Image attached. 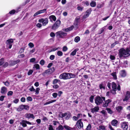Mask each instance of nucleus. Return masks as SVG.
<instances>
[{
    "label": "nucleus",
    "mask_w": 130,
    "mask_h": 130,
    "mask_svg": "<svg viewBox=\"0 0 130 130\" xmlns=\"http://www.w3.org/2000/svg\"><path fill=\"white\" fill-rule=\"evenodd\" d=\"M56 37L59 38H63L67 36V33L62 31H60L57 32L56 33Z\"/></svg>",
    "instance_id": "nucleus-1"
},
{
    "label": "nucleus",
    "mask_w": 130,
    "mask_h": 130,
    "mask_svg": "<svg viewBox=\"0 0 130 130\" xmlns=\"http://www.w3.org/2000/svg\"><path fill=\"white\" fill-rule=\"evenodd\" d=\"M95 103L97 105H99L102 103L103 100L99 95L97 96L95 98Z\"/></svg>",
    "instance_id": "nucleus-2"
},
{
    "label": "nucleus",
    "mask_w": 130,
    "mask_h": 130,
    "mask_svg": "<svg viewBox=\"0 0 130 130\" xmlns=\"http://www.w3.org/2000/svg\"><path fill=\"white\" fill-rule=\"evenodd\" d=\"M59 78L60 79H63L64 80L69 79V73L66 72L63 73L59 75Z\"/></svg>",
    "instance_id": "nucleus-3"
},
{
    "label": "nucleus",
    "mask_w": 130,
    "mask_h": 130,
    "mask_svg": "<svg viewBox=\"0 0 130 130\" xmlns=\"http://www.w3.org/2000/svg\"><path fill=\"white\" fill-rule=\"evenodd\" d=\"M61 24V21L60 20H57L55 23L52 25L51 29L55 30L57 29L60 26Z\"/></svg>",
    "instance_id": "nucleus-4"
},
{
    "label": "nucleus",
    "mask_w": 130,
    "mask_h": 130,
    "mask_svg": "<svg viewBox=\"0 0 130 130\" xmlns=\"http://www.w3.org/2000/svg\"><path fill=\"white\" fill-rule=\"evenodd\" d=\"M128 122L125 121L122 122L121 123V128L123 130H127L128 128Z\"/></svg>",
    "instance_id": "nucleus-5"
},
{
    "label": "nucleus",
    "mask_w": 130,
    "mask_h": 130,
    "mask_svg": "<svg viewBox=\"0 0 130 130\" xmlns=\"http://www.w3.org/2000/svg\"><path fill=\"white\" fill-rule=\"evenodd\" d=\"M91 11L92 8H90L87 10L85 12V14L83 17V19H85L88 17L89 15L91 14Z\"/></svg>",
    "instance_id": "nucleus-6"
},
{
    "label": "nucleus",
    "mask_w": 130,
    "mask_h": 130,
    "mask_svg": "<svg viewBox=\"0 0 130 130\" xmlns=\"http://www.w3.org/2000/svg\"><path fill=\"white\" fill-rule=\"evenodd\" d=\"M38 21L40 23H42L43 26H45L48 22V21L47 18L39 19L38 20Z\"/></svg>",
    "instance_id": "nucleus-7"
},
{
    "label": "nucleus",
    "mask_w": 130,
    "mask_h": 130,
    "mask_svg": "<svg viewBox=\"0 0 130 130\" xmlns=\"http://www.w3.org/2000/svg\"><path fill=\"white\" fill-rule=\"evenodd\" d=\"M82 119H79L77 121L76 124L78 128L79 129H80L83 126V123L82 121Z\"/></svg>",
    "instance_id": "nucleus-8"
},
{
    "label": "nucleus",
    "mask_w": 130,
    "mask_h": 130,
    "mask_svg": "<svg viewBox=\"0 0 130 130\" xmlns=\"http://www.w3.org/2000/svg\"><path fill=\"white\" fill-rule=\"evenodd\" d=\"M130 98V92L129 91H127L126 92V94L124 98L123 99V101L127 102Z\"/></svg>",
    "instance_id": "nucleus-9"
},
{
    "label": "nucleus",
    "mask_w": 130,
    "mask_h": 130,
    "mask_svg": "<svg viewBox=\"0 0 130 130\" xmlns=\"http://www.w3.org/2000/svg\"><path fill=\"white\" fill-rule=\"evenodd\" d=\"M19 12V11L18 10H15L14 9L10 11L9 13L7 14L6 15V17L5 18V20H7L8 19V17L9 16H8L9 14H10L11 15H13L14 14L15 12L16 13H18Z\"/></svg>",
    "instance_id": "nucleus-10"
},
{
    "label": "nucleus",
    "mask_w": 130,
    "mask_h": 130,
    "mask_svg": "<svg viewBox=\"0 0 130 130\" xmlns=\"http://www.w3.org/2000/svg\"><path fill=\"white\" fill-rule=\"evenodd\" d=\"M111 100L108 99L107 100L104 101L103 103V106L104 107H107L109 103L111 102Z\"/></svg>",
    "instance_id": "nucleus-11"
},
{
    "label": "nucleus",
    "mask_w": 130,
    "mask_h": 130,
    "mask_svg": "<svg viewBox=\"0 0 130 130\" xmlns=\"http://www.w3.org/2000/svg\"><path fill=\"white\" fill-rule=\"evenodd\" d=\"M47 10L46 9H44L43 10H39L36 13H35L34 14L33 16L35 17L37 15L40 14L41 13H42L45 12Z\"/></svg>",
    "instance_id": "nucleus-12"
},
{
    "label": "nucleus",
    "mask_w": 130,
    "mask_h": 130,
    "mask_svg": "<svg viewBox=\"0 0 130 130\" xmlns=\"http://www.w3.org/2000/svg\"><path fill=\"white\" fill-rule=\"evenodd\" d=\"M20 61V59H18L15 61L11 60L9 61L10 63V65L11 66H13L15 65L16 64L19 63Z\"/></svg>",
    "instance_id": "nucleus-13"
},
{
    "label": "nucleus",
    "mask_w": 130,
    "mask_h": 130,
    "mask_svg": "<svg viewBox=\"0 0 130 130\" xmlns=\"http://www.w3.org/2000/svg\"><path fill=\"white\" fill-rule=\"evenodd\" d=\"M25 116L26 118L29 119L30 118L34 119L35 118V117L33 114L29 113H26L25 114Z\"/></svg>",
    "instance_id": "nucleus-14"
},
{
    "label": "nucleus",
    "mask_w": 130,
    "mask_h": 130,
    "mask_svg": "<svg viewBox=\"0 0 130 130\" xmlns=\"http://www.w3.org/2000/svg\"><path fill=\"white\" fill-rule=\"evenodd\" d=\"M7 90V88L5 86H3L2 87L1 91V93L3 94H5Z\"/></svg>",
    "instance_id": "nucleus-15"
},
{
    "label": "nucleus",
    "mask_w": 130,
    "mask_h": 130,
    "mask_svg": "<svg viewBox=\"0 0 130 130\" xmlns=\"http://www.w3.org/2000/svg\"><path fill=\"white\" fill-rule=\"evenodd\" d=\"M99 109V107L98 106H97V107H94L93 108H91V110L92 113H94L95 112H98Z\"/></svg>",
    "instance_id": "nucleus-16"
},
{
    "label": "nucleus",
    "mask_w": 130,
    "mask_h": 130,
    "mask_svg": "<svg viewBox=\"0 0 130 130\" xmlns=\"http://www.w3.org/2000/svg\"><path fill=\"white\" fill-rule=\"evenodd\" d=\"M74 26L73 25H72L71 26L67 28H64L63 29V30L66 32H68L72 30L74 28Z\"/></svg>",
    "instance_id": "nucleus-17"
},
{
    "label": "nucleus",
    "mask_w": 130,
    "mask_h": 130,
    "mask_svg": "<svg viewBox=\"0 0 130 130\" xmlns=\"http://www.w3.org/2000/svg\"><path fill=\"white\" fill-rule=\"evenodd\" d=\"M112 90L115 92L117 90V85L114 82H112Z\"/></svg>",
    "instance_id": "nucleus-18"
},
{
    "label": "nucleus",
    "mask_w": 130,
    "mask_h": 130,
    "mask_svg": "<svg viewBox=\"0 0 130 130\" xmlns=\"http://www.w3.org/2000/svg\"><path fill=\"white\" fill-rule=\"evenodd\" d=\"M46 74H48V75L51 74L50 72V71L49 69H48L45 70L42 73V75L44 76H45Z\"/></svg>",
    "instance_id": "nucleus-19"
},
{
    "label": "nucleus",
    "mask_w": 130,
    "mask_h": 130,
    "mask_svg": "<svg viewBox=\"0 0 130 130\" xmlns=\"http://www.w3.org/2000/svg\"><path fill=\"white\" fill-rule=\"evenodd\" d=\"M121 75L122 77H124L126 76V73L125 70H123L121 71Z\"/></svg>",
    "instance_id": "nucleus-20"
},
{
    "label": "nucleus",
    "mask_w": 130,
    "mask_h": 130,
    "mask_svg": "<svg viewBox=\"0 0 130 130\" xmlns=\"http://www.w3.org/2000/svg\"><path fill=\"white\" fill-rule=\"evenodd\" d=\"M118 121L116 120H113L111 122V124L112 125L116 126L118 124Z\"/></svg>",
    "instance_id": "nucleus-21"
},
{
    "label": "nucleus",
    "mask_w": 130,
    "mask_h": 130,
    "mask_svg": "<svg viewBox=\"0 0 130 130\" xmlns=\"http://www.w3.org/2000/svg\"><path fill=\"white\" fill-rule=\"evenodd\" d=\"M79 50V48H76L71 53L70 55L72 56H74L75 55L77 51H78Z\"/></svg>",
    "instance_id": "nucleus-22"
},
{
    "label": "nucleus",
    "mask_w": 130,
    "mask_h": 130,
    "mask_svg": "<svg viewBox=\"0 0 130 130\" xmlns=\"http://www.w3.org/2000/svg\"><path fill=\"white\" fill-rule=\"evenodd\" d=\"M116 109L118 112H120L123 109V107L122 106H118L116 107Z\"/></svg>",
    "instance_id": "nucleus-23"
},
{
    "label": "nucleus",
    "mask_w": 130,
    "mask_h": 130,
    "mask_svg": "<svg viewBox=\"0 0 130 130\" xmlns=\"http://www.w3.org/2000/svg\"><path fill=\"white\" fill-rule=\"evenodd\" d=\"M111 75L113 77L114 79L116 80L117 79V77L116 72H113L111 74Z\"/></svg>",
    "instance_id": "nucleus-24"
},
{
    "label": "nucleus",
    "mask_w": 130,
    "mask_h": 130,
    "mask_svg": "<svg viewBox=\"0 0 130 130\" xmlns=\"http://www.w3.org/2000/svg\"><path fill=\"white\" fill-rule=\"evenodd\" d=\"M56 101V100H52L51 101H49L48 102H46L44 104V105H45L48 104H50L51 103H53L54 102H55Z\"/></svg>",
    "instance_id": "nucleus-25"
},
{
    "label": "nucleus",
    "mask_w": 130,
    "mask_h": 130,
    "mask_svg": "<svg viewBox=\"0 0 130 130\" xmlns=\"http://www.w3.org/2000/svg\"><path fill=\"white\" fill-rule=\"evenodd\" d=\"M13 42V40L12 39L7 40L6 42V44H12Z\"/></svg>",
    "instance_id": "nucleus-26"
},
{
    "label": "nucleus",
    "mask_w": 130,
    "mask_h": 130,
    "mask_svg": "<svg viewBox=\"0 0 130 130\" xmlns=\"http://www.w3.org/2000/svg\"><path fill=\"white\" fill-rule=\"evenodd\" d=\"M69 73V79H70L72 78H75L76 77V75L74 74H73L71 73Z\"/></svg>",
    "instance_id": "nucleus-27"
},
{
    "label": "nucleus",
    "mask_w": 130,
    "mask_h": 130,
    "mask_svg": "<svg viewBox=\"0 0 130 130\" xmlns=\"http://www.w3.org/2000/svg\"><path fill=\"white\" fill-rule=\"evenodd\" d=\"M24 105H21L19 106L18 108V110L21 111L24 109Z\"/></svg>",
    "instance_id": "nucleus-28"
},
{
    "label": "nucleus",
    "mask_w": 130,
    "mask_h": 130,
    "mask_svg": "<svg viewBox=\"0 0 130 130\" xmlns=\"http://www.w3.org/2000/svg\"><path fill=\"white\" fill-rule=\"evenodd\" d=\"M49 18L50 20L52 19L54 21H56V17L55 15H53L50 16L49 17Z\"/></svg>",
    "instance_id": "nucleus-29"
},
{
    "label": "nucleus",
    "mask_w": 130,
    "mask_h": 130,
    "mask_svg": "<svg viewBox=\"0 0 130 130\" xmlns=\"http://www.w3.org/2000/svg\"><path fill=\"white\" fill-rule=\"evenodd\" d=\"M80 40V37L77 36L75 37L74 39V41L75 42L77 43Z\"/></svg>",
    "instance_id": "nucleus-30"
},
{
    "label": "nucleus",
    "mask_w": 130,
    "mask_h": 130,
    "mask_svg": "<svg viewBox=\"0 0 130 130\" xmlns=\"http://www.w3.org/2000/svg\"><path fill=\"white\" fill-rule=\"evenodd\" d=\"M90 6L92 7H94L96 5V3L95 2L92 1L90 4Z\"/></svg>",
    "instance_id": "nucleus-31"
},
{
    "label": "nucleus",
    "mask_w": 130,
    "mask_h": 130,
    "mask_svg": "<svg viewBox=\"0 0 130 130\" xmlns=\"http://www.w3.org/2000/svg\"><path fill=\"white\" fill-rule=\"evenodd\" d=\"M106 109L107 110L108 112L110 114H112L113 112V111L110 108H107Z\"/></svg>",
    "instance_id": "nucleus-32"
},
{
    "label": "nucleus",
    "mask_w": 130,
    "mask_h": 130,
    "mask_svg": "<svg viewBox=\"0 0 130 130\" xmlns=\"http://www.w3.org/2000/svg\"><path fill=\"white\" fill-rule=\"evenodd\" d=\"M64 129V127L61 125H59L58 127L56 128V130H63Z\"/></svg>",
    "instance_id": "nucleus-33"
},
{
    "label": "nucleus",
    "mask_w": 130,
    "mask_h": 130,
    "mask_svg": "<svg viewBox=\"0 0 130 130\" xmlns=\"http://www.w3.org/2000/svg\"><path fill=\"white\" fill-rule=\"evenodd\" d=\"M105 29V27H103L102 28H101V30L99 31V34H101L102 33H103Z\"/></svg>",
    "instance_id": "nucleus-34"
},
{
    "label": "nucleus",
    "mask_w": 130,
    "mask_h": 130,
    "mask_svg": "<svg viewBox=\"0 0 130 130\" xmlns=\"http://www.w3.org/2000/svg\"><path fill=\"white\" fill-rule=\"evenodd\" d=\"M60 80L59 79H54L53 82V84H55L58 82H60Z\"/></svg>",
    "instance_id": "nucleus-35"
},
{
    "label": "nucleus",
    "mask_w": 130,
    "mask_h": 130,
    "mask_svg": "<svg viewBox=\"0 0 130 130\" xmlns=\"http://www.w3.org/2000/svg\"><path fill=\"white\" fill-rule=\"evenodd\" d=\"M34 67L36 70H39L40 69V67L39 65L38 64H34Z\"/></svg>",
    "instance_id": "nucleus-36"
},
{
    "label": "nucleus",
    "mask_w": 130,
    "mask_h": 130,
    "mask_svg": "<svg viewBox=\"0 0 130 130\" xmlns=\"http://www.w3.org/2000/svg\"><path fill=\"white\" fill-rule=\"evenodd\" d=\"M94 99V96L92 95H91V96L89 97V100L90 102L91 103H93V100Z\"/></svg>",
    "instance_id": "nucleus-37"
},
{
    "label": "nucleus",
    "mask_w": 130,
    "mask_h": 130,
    "mask_svg": "<svg viewBox=\"0 0 130 130\" xmlns=\"http://www.w3.org/2000/svg\"><path fill=\"white\" fill-rule=\"evenodd\" d=\"M63 127L66 129L67 130H71V129L72 128L69 126L67 125H64L63 126Z\"/></svg>",
    "instance_id": "nucleus-38"
},
{
    "label": "nucleus",
    "mask_w": 130,
    "mask_h": 130,
    "mask_svg": "<svg viewBox=\"0 0 130 130\" xmlns=\"http://www.w3.org/2000/svg\"><path fill=\"white\" fill-rule=\"evenodd\" d=\"M49 71L50 72V73L51 74L52 73H53L55 71V69L54 67H52L50 69H49Z\"/></svg>",
    "instance_id": "nucleus-39"
},
{
    "label": "nucleus",
    "mask_w": 130,
    "mask_h": 130,
    "mask_svg": "<svg viewBox=\"0 0 130 130\" xmlns=\"http://www.w3.org/2000/svg\"><path fill=\"white\" fill-rule=\"evenodd\" d=\"M3 83L4 84V85L7 87H8L10 85V83L8 81H6L5 82H3Z\"/></svg>",
    "instance_id": "nucleus-40"
},
{
    "label": "nucleus",
    "mask_w": 130,
    "mask_h": 130,
    "mask_svg": "<svg viewBox=\"0 0 130 130\" xmlns=\"http://www.w3.org/2000/svg\"><path fill=\"white\" fill-rule=\"evenodd\" d=\"M4 58H2L0 59V66L2 65L4 62Z\"/></svg>",
    "instance_id": "nucleus-41"
},
{
    "label": "nucleus",
    "mask_w": 130,
    "mask_h": 130,
    "mask_svg": "<svg viewBox=\"0 0 130 130\" xmlns=\"http://www.w3.org/2000/svg\"><path fill=\"white\" fill-rule=\"evenodd\" d=\"M40 90V89L39 88H37L36 89V91H35V92H36L35 94L37 95L39 94V91Z\"/></svg>",
    "instance_id": "nucleus-42"
},
{
    "label": "nucleus",
    "mask_w": 130,
    "mask_h": 130,
    "mask_svg": "<svg viewBox=\"0 0 130 130\" xmlns=\"http://www.w3.org/2000/svg\"><path fill=\"white\" fill-rule=\"evenodd\" d=\"M57 55L59 56H61L63 55L62 52L60 51H58L57 53Z\"/></svg>",
    "instance_id": "nucleus-43"
},
{
    "label": "nucleus",
    "mask_w": 130,
    "mask_h": 130,
    "mask_svg": "<svg viewBox=\"0 0 130 130\" xmlns=\"http://www.w3.org/2000/svg\"><path fill=\"white\" fill-rule=\"evenodd\" d=\"M118 41H116V42L111 44V48H113L117 44H118Z\"/></svg>",
    "instance_id": "nucleus-44"
},
{
    "label": "nucleus",
    "mask_w": 130,
    "mask_h": 130,
    "mask_svg": "<svg viewBox=\"0 0 130 130\" xmlns=\"http://www.w3.org/2000/svg\"><path fill=\"white\" fill-rule=\"evenodd\" d=\"M39 63L41 66H43L45 63V61L43 59H42L40 61Z\"/></svg>",
    "instance_id": "nucleus-45"
},
{
    "label": "nucleus",
    "mask_w": 130,
    "mask_h": 130,
    "mask_svg": "<svg viewBox=\"0 0 130 130\" xmlns=\"http://www.w3.org/2000/svg\"><path fill=\"white\" fill-rule=\"evenodd\" d=\"M84 8L83 7H81L80 6H78L77 7V9L79 11H82L83 10Z\"/></svg>",
    "instance_id": "nucleus-46"
},
{
    "label": "nucleus",
    "mask_w": 130,
    "mask_h": 130,
    "mask_svg": "<svg viewBox=\"0 0 130 130\" xmlns=\"http://www.w3.org/2000/svg\"><path fill=\"white\" fill-rule=\"evenodd\" d=\"M32 99L30 96H28L26 98V100L28 102L31 101H32Z\"/></svg>",
    "instance_id": "nucleus-47"
},
{
    "label": "nucleus",
    "mask_w": 130,
    "mask_h": 130,
    "mask_svg": "<svg viewBox=\"0 0 130 130\" xmlns=\"http://www.w3.org/2000/svg\"><path fill=\"white\" fill-rule=\"evenodd\" d=\"M71 114L69 112L68 115H67V116L66 117V120H68L69 119L70 117L71 116Z\"/></svg>",
    "instance_id": "nucleus-48"
},
{
    "label": "nucleus",
    "mask_w": 130,
    "mask_h": 130,
    "mask_svg": "<svg viewBox=\"0 0 130 130\" xmlns=\"http://www.w3.org/2000/svg\"><path fill=\"white\" fill-rule=\"evenodd\" d=\"M21 124L22 125V126L23 127H26L27 126L26 123L25 122H22L21 123Z\"/></svg>",
    "instance_id": "nucleus-49"
},
{
    "label": "nucleus",
    "mask_w": 130,
    "mask_h": 130,
    "mask_svg": "<svg viewBox=\"0 0 130 130\" xmlns=\"http://www.w3.org/2000/svg\"><path fill=\"white\" fill-rule=\"evenodd\" d=\"M99 128L100 130H105V127L102 125L100 126L99 127Z\"/></svg>",
    "instance_id": "nucleus-50"
},
{
    "label": "nucleus",
    "mask_w": 130,
    "mask_h": 130,
    "mask_svg": "<svg viewBox=\"0 0 130 130\" xmlns=\"http://www.w3.org/2000/svg\"><path fill=\"white\" fill-rule=\"evenodd\" d=\"M13 94V92L12 91H9L7 93V95L8 96H12Z\"/></svg>",
    "instance_id": "nucleus-51"
},
{
    "label": "nucleus",
    "mask_w": 130,
    "mask_h": 130,
    "mask_svg": "<svg viewBox=\"0 0 130 130\" xmlns=\"http://www.w3.org/2000/svg\"><path fill=\"white\" fill-rule=\"evenodd\" d=\"M104 5V4H98L97 6V8H99L103 7Z\"/></svg>",
    "instance_id": "nucleus-52"
},
{
    "label": "nucleus",
    "mask_w": 130,
    "mask_h": 130,
    "mask_svg": "<svg viewBox=\"0 0 130 130\" xmlns=\"http://www.w3.org/2000/svg\"><path fill=\"white\" fill-rule=\"evenodd\" d=\"M55 58V56L54 55H51L50 57V59L51 60H53Z\"/></svg>",
    "instance_id": "nucleus-53"
},
{
    "label": "nucleus",
    "mask_w": 130,
    "mask_h": 130,
    "mask_svg": "<svg viewBox=\"0 0 130 130\" xmlns=\"http://www.w3.org/2000/svg\"><path fill=\"white\" fill-rule=\"evenodd\" d=\"M68 49V48L67 46H64L63 47L62 51L63 52H66L67 51Z\"/></svg>",
    "instance_id": "nucleus-54"
},
{
    "label": "nucleus",
    "mask_w": 130,
    "mask_h": 130,
    "mask_svg": "<svg viewBox=\"0 0 130 130\" xmlns=\"http://www.w3.org/2000/svg\"><path fill=\"white\" fill-rule=\"evenodd\" d=\"M99 87L100 89H104L105 88V87L103 86V84H100L99 85Z\"/></svg>",
    "instance_id": "nucleus-55"
},
{
    "label": "nucleus",
    "mask_w": 130,
    "mask_h": 130,
    "mask_svg": "<svg viewBox=\"0 0 130 130\" xmlns=\"http://www.w3.org/2000/svg\"><path fill=\"white\" fill-rule=\"evenodd\" d=\"M22 122H25L27 124H29V125H31V123L29 121H25L24 120H22Z\"/></svg>",
    "instance_id": "nucleus-56"
},
{
    "label": "nucleus",
    "mask_w": 130,
    "mask_h": 130,
    "mask_svg": "<svg viewBox=\"0 0 130 130\" xmlns=\"http://www.w3.org/2000/svg\"><path fill=\"white\" fill-rule=\"evenodd\" d=\"M33 72V71L32 70H30L28 72V75H31Z\"/></svg>",
    "instance_id": "nucleus-57"
},
{
    "label": "nucleus",
    "mask_w": 130,
    "mask_h": 130,
    "mask_svg": "<svg viewBox=\"0 0 130 130\" xmlns=\"http://www.w3.org/2000/svg\"><path fill=\"white\" fill-rule=\"evenodd\" d=\"M24 109L28 110L29 109V107L27 105H24Z\"/></svg>",
    "instance_id": "nucleus-58"
},
{
    "label": "nucleus",
    "mask_w": 130,
    "mask_h": 130,
    "mask_svg": "<svg viewBox=\"0 0 130 130\" xmlns=\"http://www.w3.org/2000/svg\"><path fill=\"white\" fill-rule=\"evenodd\" d=\"M80 18L79 17L78 18L76 17L75 18V20L76 21V25L77 26L78 25V21L79 20V19H80Z\"/></svg>",
    "instance_id": "nucleus-59"
},
{
    "label": "nucleus",
    "mask_w": 130,
    "mask_h": 130,
    "mask_svg": "<svg viewBox=\"0 0 130 130\" xmlns=\"http://www.w3.org/2000/svg\"><path fill=\"white\" fill-rule=\"evenodd\" d=\"M85 5H86L87 6H88L89 5V2L88 1H84L83 2Z\"/></svg>",
    "instance_id": "nucleus-60"
},
{
    "label": "nucleus",
    "mask_w": 130,
    "mask_h": 130,
    "mask_svg": "<svg viewBox=\"0 0 130 130\" xmlns=\"http://www.w3.org/2000/svg\"><path fill=\"white\" fill-rule=\"evenodd\" d=\"M110 58L111 60H114L115 59V57L114 56L111 55L110 56Z\"/></svg>",
    "instance_id": "nucleus-61"
},
{
    "label": "nucleus",
    "mask_w": 130,
    "mask_h": 130,
    "mask_svg": "<svg viewBox=\"0 0 130 130\" xmlns=\"http://www.w3.org/2000/svg\"><path fill=\"white\" fill-rule=\"evenodd\" d=\"M58 94L56 92L53 93L52 94V96L54 98H56L57 97Z\"/></svg>",
    "instance_id": "nucleus-62"
},
{
    "label": "nucleus",
    "mask_w": 130,
    "mask_h": 130,
    "mask_svg": "<svg viewBox=\"0 0 130 130\" xmlns=\"http://www.w3.org/2000/svg\"><path fill=\"white\" fill-rule=\"evenodd\" d=\"M42 120L44 122H45L46 121H47L48 120V119L47 118L43 116V118Z\"/></svg>",
    "instance_id": "nucleus-63"
},
{
    "label": "nucleus",
    "mask_w": 130,
    "mask_h": 130,
    "mask_svg": "<svg viewBox=\"0 0 130 130\" xmlns=\"http://www.w3.org/2000/svg\"><path fill=\"white\" fill-rule=\"evenodd\" d=\"M28 45L30 48H32L34 46V44L32 43L31 42H30L28 44Z\"/></svg>",
    "instance_id": "nucleus-64"
}]
</instances>
